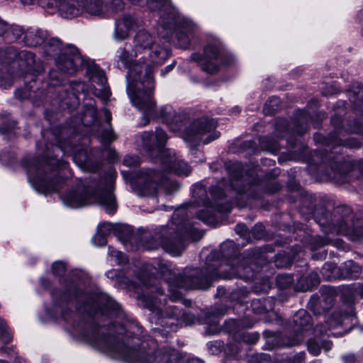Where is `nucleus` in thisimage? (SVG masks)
Here are the masks:
<instances>
[{"label":"nucleus","mask_w":363,"mask_h":363,"mask_svg":"<svg viewBox=\"0 0 363 363\" xmlns=\"http://www.w3.org/2000/svg\"><path fill=\"white\" fill-rule=\"evenodd\" d=\"M61 318L66 330L73 336L82 340L96 349L110 352L128 363H178L182 358L180 352L168 347H158L157 340L163 337L159 328L153 330L155 339L135 345L138 338L126 334L137 325L125 323L123 325H91L81 320L77 313L62 308Z\"/></svg>","instance_id":"1"},{"label":"nucleus","mask_w":363,"mask_h":363,"mask_svg":"<svg viewBox=\"0 0 363 363\" xmlns=\"http://www.w3.org/2000/svg\"><path fill=\"white\" fill-rule=\"evenodd\" d=\"M47 151L43 161L37 159H25L23 161L29 183L35 191L45 194L58 191L70 174L67 164L52 155L50 156L49 147H47Z\"/></svg>","instance_id":"2"},{"label":"nucleus","mask_w":363,"mask_h":363,"mask_svg":"<svg viewBox=\"0 0 363 363\" xmlns=\"http://www.w3.org/2000/svg\"><path fill=\"white\" fill-rule=\"evenodd\" d=\"M113 182L108 184L101 182L96 189L91 188V192L87 193L82 185L71 189L61 196L62 203L70 208H77L91 203H98L108 213H113L117 205L113 194Z\"/></svg>","instance_id":"3"},{"label":"nucleus","mask_w":363,"mask_h":363,"mask_svg":"<svg viewBox=\"0 0 363 363\" xmlns=\"http://www.w3.org/2000/svg\"><path fill=\"white\" fill-rule=\"evenodd\" d=\"M15 57L17 64L16 72L24 81V86L15 90V97L19 100L45 97L37 82L40 74L44 70L43 62L36 60L35 53L26 50L17 52Z\"/></svg>","instance_id":"4"},{"label":"nucleus","mask_w":363,"mask_h":363,"mask_svg":"<svg viewBox=\"0 0 363 363\" xmlns=\"http://www.w3.org/2000/svg\"><path fill=\"white\" fill-rule=\"evenodd\" d=\"M101 125L97 108L91 104H85L78 114L70 116L65 121L52 128L53 136H116L112 129H103L99 134L91 133V127Z\"/></svg>","instance_id":"5"},{"label":"nucleus","mask_w":363,"mask_h":363,"mask_svg":"<svg viewBox=\"0 0 363 363\" xmlns=\"http://www.w3.org/2000/svg\"><path fill=\"white\" fill-rule=\"evenodd\" d=\"M140 300L142 305L150 310L152 320L162 327L160 330L163 335L176 331L178 326L190 325L194 323L193 315L182 312L176 306L168 305L164 313L166 303H162L161 299L158 301L156 296H140Z\"/></svg>","instance_id":"6"},{"label":"nucleus","mask_w":363,"mask_h":363,"mask_svg":"<svg viewBox=\"0 0 363 363\" xmlns=\"http://www.w3.org/2000/svg\"><path fill=\"white\" fill-rule=\"evenodd\" d=\"M73 298L79 301L85 299L84 311L90 315L97 316L98 314H100L101 316L104 315L110 318L124 319L125 315L120 305L106 294H95L87 297L86 294L79 291L77 286L73 284L68 291L60 295L61 301H71Z\"/></svg>","instance_id":"7"},{"label":"nucleus","mask_w":363,"mask_h":363,"mask_svg":"<svg viewBox=\"0 0 363 363\" xmlns=\"http://www.w3.org/2000/svg\"><path fill=\"white\" fill-rule=\"evenodd\" d=\"M169 277H165L171 295L169 300L172 302L182 298V294L178 289H207L211 281L213 274L203 273L199 269H187L182 274L176 275L169 272Z\"/></svg>","instance_id":"8"},{"label":"nucleus","mask_w":363,"mask_h":363,"mask_svg":"<svg viewBox=\"0 0 363 363\" xmlns=\"http://www.w3.org/2000/svg\"><path fill=\"white\" fill-rule=\"evenodd\" d=\"M145 150L151 157H160L165 168L178 175L187 176L191 172L189 164L172 149H164L165 138H143Z\"/></svg>","instance_id":"9"},{"label":"nucleus","mask_w":363,"mask_h":363,"mask_svg":"<svg viewBox=\"0 0 363 363\" xmlns=\"http://www.w3.org/2000/svg\"><path fill=\"white\" fill-rule=\"evenodd\" d=\"M161 20L162 28L175 35L178 47L188 50L191 45L189 35L194 31L192 23L175 9H165Z\"/></svg>","instance_id":"10"},{"label":"nucleus","mask_w":363,"mask_h":363,"mask_svg":"<svg viewBox=\"0 0 363 363\" xmlns=\"http://www.w3.org/2000/svg\"><path fill=\"white\" fill-rule=\"evenodd\" d=\"M65 141L60 146L52 145L51 152H63L65 154L71 155L74 162L82 169L94 172L100 166L101 156H93L91 153H87L86 150L79 141H73L72 139L77 138H63Z\"/></svg>","instance_id":"11"},{"label":"nucleus","mask_w":363,"mask_h":363,"mask_svg":"<svg viewBox=\"0 0 363 363\" xmlns=\"http://www.w3.org/2000/svg\"><path fill=\"white\" fill-rule=\"evenodd\" d=\"M133 84L127 88V94L133 104L143 112V125L150 123V118L156 113V101L154 99L155 83L147 84L144 87L137 89Z\"/></svg>","instance_id":"12"},{"label":"nucleus","mask_w":363,"mask_h":363,"mask_svg":"<svg viewBox=\"0 0 363 363\" xmlns=\"http://www.w3.org/2000/svg\"><path fill=\"white\" fill-rule=\"evenodd\" d=\"M119 60L123 64L125 68L128 69L126 75V89L130 84H135L138 89L147 86L149 81L155 83L152 67L150 65H144L135 62L129 51L125 48L122 50Z\"/></svg>","instance_id":"13"},{"label":"nucleus","mask_w":363,"mask_h":363,"mask_svg":"<svg viewBox=\"0 0 363 363\" xmlns=\"http://www.w3.org/2000/svg\"><path fill=\"white\" fill-rule=\"evenodd\" d=\"M86 59L76 45L66 44L65 50L56 58L55 65L61 73L73 75L83 68Z\"/></svg>","instance_id":"14"},{"label":"nucleus","mask_w":363,"mask_h":363,"mask_svg":"<svg viewBox=\"0 0 363 363\" xmlns=\"http://www.w3.org/2000/svg\"><path fill=\"white\" fill-rule=\"evenodd\" d=\"M223 47L220 44L208 43L203 48V52H194L190 58L196 62L201 69L209 74H216L220 71V65L213 60H218Z\"/></svg>","instance_id":"15"},{"label":"nucleus","mask_w":363,"mask_h":363,"mask_svg":"<svg viewBox=\"0 0 363 363\" xmlns=\"http://www.w3.org/2000/svg\"><path fill=\"white\" fill-rule=\"evenodd\" d=\"M79 105L80 99L78 94L67 92L65 96L59 101L57 110L46 108L44 111V118L50 123L51 130L53 127L58 125V124L54 125V123L59 120L60 116L65 112L68 113L74 112ZM51 134L52 135V133Z\"/></svg>","instance_id":"16"},{"label":"nucleus","mask_w":363,"mask_h":363,"mask_svg":"<svg viewBox=\"0 0 363 363\" xmlns=\"http://www.w3.org/2000/svg\"><path fill=\"white\" fill-rule=\"evenodd\" d=\"M218 120L207 115H202L198 117L191 118L190 123L187 129V135L184 136H220V132L218 134L211 135L218 127Z\"/></svg>","instance_id":"17"},{"label":"nucleus","mask_w":363,"mask_h":363,"mask_svg":"<svg viewBox=\"0 0 363 363\" xmlns=\"http://www.w3.org/2000/svg\"><path fill=\"white\" fill-rule=\"evenodd\" d=\"M251 257L233 255L228 259V265L230 267V272L223 276L224 279L240 277L244 279H250L254 277V269L251 266Z\"/></svg>","instance_id":"18"},{"label":"nucleus","mask_w":363,"mask_h":363,"mask_svg":"<svg viewBox=\"0 0 363 363\" xmlns=\"http://www.w3.org/2000/svg\"><path fill=\"white\" fill-rule=\"evenodd\" d=\"M351 324V327L357 324V317L352 306L350 307V311L345 314L340 313H334L333 315L327 320L326 326L318 325L314 329L315 334L322 335L326 333L328 330L336 328L338 325H347V323Z\"/></svg>","instance_id":"19"},{"label":"nucleus","mask_w":363,"mask_h":363,"mask_svg":"<svg viewBox=\"0 0 363 363\" xmlns=\"http://www.w3.org/2000/svg\"><path fill=\"white\" fill-rule=\"evenodd\" d=\"M295 325L298 328L296 333L289 337L288 342L284 343L286 346L292 347L301 344L303 339V333L307 332L311 328V317L305 310H299L294 318Z\"/></svg>","instance_id":"20"},{"label":"nucleus","mask_w":363,"mask_h":363,"mask_svg":"<svg viewBox=\"0 0 363 363\" xmlns=\"http://www.w3.org/2000/svg\"><path fill=\"white\" fill-rule=\"evenodd\" d=\"M49 34L40 28H28L26 30L23 42L27 47H40L44 45L48 39Z\"/></svg>","instance_id":"21"},{"label":"nucleus","mask_w":363,"mask_h":363,"mask_svg":"<svg viewBox=\"0 0 363 363\" xmlns=\"http://www.w3.org/2000/svg\"><path fill=\"white\" fill-rule=\"evenodd\" d=\"M86 62L83 67L86 68V77L93 82L104 87L107 84V77L104 70L94 61H91L89 58H86Z\"/></svg>","instance_id":"22"},{"label":"nucleus","mask_w":363,"mask_h":363,"mask_svg":"<svg viewBox=\"0 0 363 363\" xmlns=\"http://www.w3.org/2000/svg\"><path fill=\"white\" fill-rule=\"evenodd\" d=\"M45 69L40 74L38 83L41 89V93L45 96L48 93L49 88L56 87L62 84L61 74L55 70L51 69L48 74V79L44 77Z\"/></svg>","instance_id":"23"},{"label":"nucleus","mask_w":363,"mask_h":363,"mask_svg":"<svg viewBox=\"0 0 363 363\" xmlns=\"http://www.w3.org/2000/svg\"><path fill=\"white\" fill-rule=\"evenodd\" d=\"M191 118L190 115L186 112L175 113L169 123L170 130L174 133H182V136L187 135Z\"/></svg>","instance_id":"24"},{"label":"nucleus","mask_w":363,"mask_h":363,"mask_svg":"<svg viewBox=\"0 0 363 363\" xmlns=\"http://www.w3.org/2000/svg\"><path fill=\"white\" fill-rule=\"evenodd\" d=\"M48 2L51 4L48 5V9L57 7L71 17L79 14L78 0H48Z\"/></svg>","instance_id":"25"},{"label":"nucleus","mask_w":363,"mask_h":363,"mask_svg":"<svg viewBox=\"0 0 363 363\" xmlns=\"http://www.w3.org/2000/svg\"><path fill=\"white\" fill-rule=\"evenodd\" d=\"M65 46L66 45L59 38H50L46 40L43 46L44 52L55 60L65 50Z\"/></svg>","instance_id":"26"},{"label":"nucleus","mask_w":363,"mask_h":363,"mask_svg":"<svg viewBox=\"0 0 363 363\" xmlns=\"http://www.w3.org/2000/svg\"><path fill=\"white\" fill-rule=\"evenodd\" d=\"M0 135H8L13 133V131L18 128V121L15 119L11 113L7 111H2L0 113Z\"/></svg>","instance_id":"27"},{"label":"nucleus","mask_w":363,"mask_h":363,"mask_svg":"<svg viewBox=\"0 0 363 363\" xmlns=\"http://www.w3.org/2000/svg\"><path fill=\"white\" fill-rule=\"evenodd\" d=\"M154 43V37L145 30H139L134 38V44L137 52L152 49Z\"/></svg>","instance_id":"28"},{"label":"nucleus","mask_w":363,"mask_h":363,"mask_svg":"<svg viewBox=\"0 0 363 363\" xmlns=\"http://www.w3.org/2000/svg\"><path fill=\"white\" fill-rule=\"evenodd\" d=\"M121 22L125 29L119 28L117 26L115 32L117 38L124 40L128 36L129 32L137 26V20L131 14L125 13L122 17Z\"/></svg>","instance_id":"29"},{"label":"nucleus","mask_w":363,"mask_h":363,"mask_svg":"<svg viewBox=\"0 0 363 363\" xmlns=\"http://www.w3.org/2000/svg\"><path fill=\"white\" fill-rule=\"evenodd\" d=\"M330 124L333 127V130L326 136H339V135L344 133L345 123H344L343 114L335 112L330 118ZM313 136L319 137L325 135L320 132H315Z\"/></svg>","instance_id":"30"},{"label":"nucleus","mask_w":363,"mask_h":363,"mask_svg":"<svg viewBox=\"0 0 363 363\" xmlns=\"http://www.w3.org/2000/svg\"><path fill=\"white\" fill-rule=\"evenodd\" d=\"M340 276L345 279H356L362 272V267L352 260L345 262L340 268Z\"/></svg>","instance_id":"31"},{"label":"nucleus","mask_w":363,"mask_h":363,"mask_svg":"<svg viewBox=\"0 0 363 363\" xmlns=\"http://www.w3.org/2000/svg\"><path fill=\"white\" fill-rule=\"evenodd\" d=\"M150 52V58L154 64H162L170 55V51L162 46L155 45L152 49H148Z\"/></svg>","instance_id":"32"},{"label":"nucleus","mask_w":363,"mask_h":363,"mask_svg":"<svg viewBox=\"0 0 363 363\" xmlns=\"http://www.w3.org/2000/svg\"><path fill=\"white\" fill-rule=\"evenodd\" d=\"M26 30L18 26L10 25L8 23V28H6L3 40L9 43L16 42L25 35Z\"/></svg>","instance_id":"33"},{"label":"nucleus","mask_w":363,"mask_h":363,"mask_svg":"<svg viewBox=\"0 0 363 363\" xmlns=\"http://www.w3.org/2000/svg\"><path fill=\"white\" fill-rule=\"evenodd\" d=\"M308 351L313 356H318L323 349L325 352L332 348V342L330 341L320 342L315 339H310L307 342Z\"/></svg>","instance_id":"34"},{"label":"nucleus","mask_w":363,"mask_h":363,"mask_svg":"<svg viewBox=\"0 0 363 363\" xmlns=\"http://www.w3.org/2000/svg\"><path fill=\"white\" fill-rule=\"evenodd\" d=\"M13 335L6 321L0 318V354L8 349L6 345L11 342Z\"/></svg>","instance_id":"35"},{"label":"nucleus","mask_w":363,"mask_h":363,"mask_svg":"<svg viewBox=\"0 0 363 363\" xmlns=\"http://www.w3.org/2000/svg\"><path fill=\"white\" fill-rule=\"evenodd\" d=\"M274 135L272 136H281L282 133H291V123L284 117H278L274 119ZM255 136H261L259 134L255 135Z\"/></svg>","instance_id":"36"},{"label":"nucleus","mask_w":363,"mask_h":363,"mask_svg":"<svg viewBox=\"0 0 363 363\" xmlns=\"http://www.w3.org/2000/svg\"><path fill=\"white\" fill-rule=\"evenodd\" d=\"M84 10L92 16H100L102 14V0H82Z\"/></svg>","instance_id":"37"},{"label":"nucleus","mask_w":363,"mask_h":363,"mask_svg":"<svg viewBox=\"0 0 363 363\" xmlns=\"http://www.w3.org/2000/svg\"><path fill=\"white\" fill-rule=\"evenodd\" d=\"M298 112L297 116L292 121V124H291V133L288 136H295L294 133L297 135L296 136H303L308 129L307 124L302 121L303 118L301 117L300 112L298 111Z\"/></svg>","instance_id":"38"},{"label":"nucleus","mask_w":363,"mask_h":363,"mask_svg":"<svg viewBox=\"0 0 363 363\" xmlns=\"http://www.w3.org/2000/svg\"><path fill=\"white\" fill-rule=\"evenodd\" d=\"M344 133L348 134H358L363 136V122L359 118H353L346 121L345 124Z\"/></svg>","instance_id":"39"},{"label":"nucleus","mask_w":363,"mask_h":363,"mask_svg":"<svg viewBox=\"0 0 363 363\" xmlns=\"http://www.w3.org/2000/svg\"><path fill=\"white\" fill-rule=\"evenodd\" d=\"M280 99L276 96L268 98L263 106V113L265 116H274L280 105Z\"/></svg>","instance_id":"40"},{"label":"nucleus","mask_w":363,"mask_h":363,"mask_svg":"<svg viewBox=\"0 0 363 363\" xmlns=\"http://www.w3.org/2000/svg\"><path fill=\"white\" fill-rule=\"evenodd\" d=\"M336 231L337 233L341 234H349L350 233H359L355 228L352 225L351 223V216L347 218L346 219H343L338 223L335 225Z\"/></svg>","instance_id":"41"},{"label":"nucleus","mask_w":363,"mask_h":363,"mask_svg":"<svg viewBox=\"0 0 363 363\" xmlns=\"http://www.w3.org/2000/svg\"><path fill=\"white\" fill-rule=\"evenodd\" d=\"M162 247L166 252L175 257L179 256L184 250L183 245L180 242L176 243L169 240L164 241Z\"/></svg>","instance_id":"42"},{"label":"nucleus","mask_w":363,"mask_h":363,"mask_svg":"<svg viewBox=\"0 0 363 363\" xmlns=\"http://www.w3.org/2000/svg\"><path fill=\"white\" fill-rule=\"evenodd\" d=\"M220 60V67H223L225 68L231 67L235 64V55L228 50H222L220 55L218 57Z\"/></svg>","instance_id":"43"},{"label":"nucleus","mask_w":363,"mask_h":363,"mask_svg":"<svg viewBox=\"0 0 363 363\" xmlns=\"http://www.w3.org/2000/svg\"><path fill=\"white\" fill-rule=\"evenodd\" d=\"M298 111L300 112V116L301 118L309 119L311 121L315 123V128L321 125L322 118L320 113L315 112L313 113H311L309 111L304 109H298Z\"/></svg>","instance_id":"44"},{"label":"nucleus","mask_w":363,"mask_h":363,"mask_svg":"<svg viewBox=\"0 0 363 363\" xmlns=\"http://www.w3.org/2000/svg\"><path fill=\"white\" fill-rule=\"evenodd\" d=\"M258 333H250L246 332H241L240 333L235 334V338H239V340L248 344H255L259 340Z\"/></svg>","instance_id":"45"},{"label":"nucleus","mask_w":363,"mask_h":363,"mask_svg":"<svg viewBox=\"0 0 363 363\" xmlns=\"http://www.w3.org/2000/svg\"><path fill=\"white\" fill-rule=\"evenodd\" d=\"M108 255L118 264H121L127 262V257L125 254L111 247H108Z\"/></svg>","instance_id":"46"},{"label":"nucleus","mask_w":363,"mask_h":363,"mask_svg":"<svg viewBox=\"0 0 363 363\" xmlns=\"http://www.w3.org/2000/svg\"><path fill=\"white\" fill-rule=\"evenodd\" d=\"M337 267L332 264L326 263L323 265L321 274L323 279L325 280H332L335 277V272L337 270Z\"/></svg>","instance_id":"47"},{"label":"nucleus","mask_w":363,"mask_h":363,"mask_svg":"<svg viewBox=\"0 0 363 363\" xmlns=\"http://www.w3.org/2000/svg\"><path fill=\"white\" fill-rule=\"evenodd\" d=\"M306 281V286L303 289V290H308L318 285L320 282V278L317 272H311L308 274Z\"/></svg>","instance_id":"48"},{"label":"nucleus","mask_w":363,"mask_h":363,"mask_svg":"<svg viewBox=\"0 0 363 363\" xmlns=\"http://www.w3.org/2000/svg\"><path fill=\"white\" fill-rule=\"evenodd\" d=\"M116 230L121 235H118L120 240L123 243L129 241L131 239L132 233L128 226H120L118 227Z\"/></svg>","instance_id":"49"},{"label":"nucleus","mask_w":363,"mask_h":363,"mask_svg":"<svg viewBox=\"0 0 363 363\" xmlns=\"http://www.w3.org/2000/svg\"><path fill=\"white\" fill-rule=\"evenodd\" d=\"M92 242L94 245L98 247L105 246L107 242V237L105 236V234L97 231V233L92 238Z\"/></svg>","instance_id":"50"},{"label":"nucleus","mask_w":363,"mask_h":363,"mask_svg":"<svg viewBox=\"0 0 363 363\" xmlns=\"http://www.w3.org/2000/svg\"><path fill=\"white\" fill-rule=\"evenodd\" d=\"M115 230L112 223H103L98 226L97 231L105 234V236H108L112 230Z\"/></svg>","instance_id":"51"},{"label":"nucleus","mask_w":363,"mask_h":363,"mask_svg":"<svg viewBox=\"0 0 363 363\" xmlns=\"http://www.w3.org/2000/svg\"><path fill=\"white\" fill-rule=\"evenodd\" d=\"M125 3L123 0H111L110 2V9L114 13L123 11Z\"/></svg>","instance_id":"52"},{"label":"nucleus","mask_w":363,"mask_h":363,"mask_svg":"<svg viewBox=\"0 0 363 363\" xmlns=\"http://www.w3.org/2000/svg\"><path fill=\"white\" fill-rule=\"evenodd\" d=\"M52 270L55 275L62 276L65 272V265L62 262H55L52 264Z\"/></svg>","instance_id":"53"},{"label":"nucleus","mask_w":363,"mask_h":363,"mask_svg":"<svg viewBox=\"0 0 363 363\" xmlns=\"http://www.w3.org/2000/svg\"><path fill=\"white\" fill-rule=\"evenodd\" d=\"M277 284L283 288H286L292 283V279L287 275L280 274L277 278Z\"/></svg>","instance_id":"54"},{"label":"nucleus","mask_w":363,"mask_h":363,"mask_svg":"<svg viewBox=\"0 0 363 363\" xmlns=\"http://www.w3.org/2000/svg\"><path fill=\"white\" fill-rule=\"evenodd\" d=\"M23 4L34 5L37 4L44 9H48V5L51 4L48 2V0H21Z\"/></svg>","instance_id":"55"},{"label":"nucleus","mask_w":363,"mask_h":363,"mask_svg":"<svg viewBox=\"0 0 363 363\" xmlns=\"http://www.w3.org/2000/svg\"><path fill=\"white\" fill-rule=\"evenodd\" d=\"M135 136H168L167 133L160 127H157L155 129V133L153 132L146 133L144 132L143 134L138 133Z\"/></svg>","instance_id":"56"},{"label":"nucleus","mask_w":363,"mask_h":363,"mask_svg":"<svg viewBox=\"0 0 363 363\" xmlns=\"http://www.w3.org/2000/svg\"><path fill=\"white\" fill-rule=\"evenodd\" d=\"M220 250L224 257L228 256L230 252L234 250V243L230 241L222 244Z\"/></svg>","instance_id":"57"},{"label":"nucleus","mask_w":363,"mask_h":363,"mask_svg":"<svg viewBox=\"0 0 363 363\" xmlns=\"http://www.w3.org/2000/svg\"><path fill=\"white\" fill-rule=\"evenodd\" d=\"M184 143L191 150L196 149L200 144L199 138H184Z\"/></svg>","instance_id":"58"},{"label":"nucleus","mask_w":363,"mask_h":363,"mask_svg":"<svg viewBox=\"0 0 363 363\" xmlns=\"http://www.w3.org/2000/svg\"><path fill=\"white\" fill-rule=\"evenodd\" d=\"M123 164L127 167H135L139 164V159L136 157L127 155L123 159Z\"/></svg>","instance_id":"59"},{"label":"nucleus","mask_w":363,"mask_h":363,"mask_svg":"<svg viewBox=\"0 0 363 363\" xmlns=\"http://www.w3.org/2000/svg\"><path fill=\"white\" fill-rule=\"evenodd\" d=\"M346 101L339 100L336 102V104L333 106V109L335 112L341 113L342 114H345L346 113Z\"/></svg>","instance_id":"60"},{"label":"nucleus","mask_w":363,"mask_h":363,"mask_svg":"<svg viewBox=\"0 0 363 363\" xmlns=\"http://www.w3.org/2000/svg\"><path fill=\"white\" fill-rule=\"evenodd\" d=\"M154 116L167 121L169 118L170 114L167 111L166 106H162L158 111L156 110V113H154Z\"/></svg>","instance_id":"61"},{"label":"nucleus","mask_w":363,"mask_h":363,"mask_svg":"<svg viewBox=\"0 0 363 363\" xmlns=\"http://www.w3.org/2000/svg\"><path fill=\"white\" fill-rule=\"evenodd\" d=\"M281 259V255L279 254L275 260V264L277 267H286L289 265H290L291 260L289 259V257H286V259H284V262L283 263Z\"/></svg>","instance_id":"62"},{"label":"nucleus","mask_w":363,"mask_h":363,"mask_svg":"<svg viewBox=\"0 0 363 363\" xmlns=\"http://www.w3.org/2000/svg\"><path fill=\"white\" fill-rule=\"evenodd\" d=\"M235 232L241 236L245 237L247 235V228L244 224H237L235 228Z\"/></svg>","instance_id":"63"},{"label":"nucleus","mask_w":363,"mask_h":363,"mask_svg":"<svg viewBox=\"0 0 363 363\" xmlns=\"http://www.w3.org/2000/svg\"><path fill=\"white\" fill-rule=\"evenodd\" d=\"M95 91L98 93L94 92V94L98 96L103 99H108L110 96V91L109 89L107 90L105 87L103 89H95Z\"/></svg>","instance_id":"64"}]
</instances>
